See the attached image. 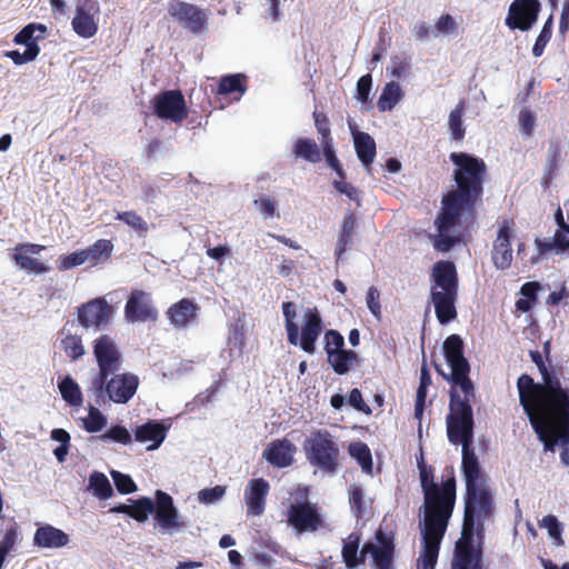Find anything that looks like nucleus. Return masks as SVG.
Segmentation results:
<instances>
[{
  "instance_id": "bf43d9fd",
  "label": "nucleus",
  "mask_w": 569,
  "mask_h": 569,
  "mask_svg": "<svg viewBox=\"0 0 569 569\" xmlns=\"http://www.w3.org/2000/svg\"><path fill=\"white\" fill-rule=\"evenodd\" d=\"M538 244L542 248V250H550L553 247L559 250H567L569 249V226H566V228L558 229L555 232L553 236V242H545L538 241Z\"/></svg>"
},
{
  "instance_id": "f8f14e48",
  "label": "nucleus",
  "mask_w": 569,
  "mask_h": 569,
  "mask_svg": "<svg viewBox=\"0 0 569 569\" xmlns=\"http://www.w3.org/2000/svg\"><path fill=\"white\" fill-rule=\"evenodd\" d=\"M493 512V499L483 483L466 485L462 526L482 530L483 521Z\"/></svg>"
},
{
  "instance_id": "f3484780",
  "label": "nucleus",
  "mask_w": 569,
  "mask_h": 569,
  "mask_svg": "<svg viewBox=\"0 0 569 569\" xmlns=\"http://www.w3.org/2000/svg\"><path fill=\"white\" fill-rule=\"evenodd\" d=\"M153 112L162 120L181 123L188 117L184 96L180 90H166L152 99Z\"/></svg>"
},
{
  "instance_id": "5701e85b",
  "label": "nucleus",
  "mask_w": 569,
  "mask_h": 569,
  "mask_svg": "<svg viewBox=\"0 0 569 569\" xmlns=\"http://www.w3.org/2000/svg\"><path fill=\"white\" fill-rule=\"evenodd\" d=\"M46 247L39 243H19L14 247L11 258L16 266H18L21 270L37 274L46 273L50 271L51 268L48 264L31 257V254H39Z\"/></svg>"
},
{
  "instance_id": "4468645a",
  "label": "nucleus",
  "mask_w": 569,
  "mask_h": 569,
  "mask_svg": "<svg viewBox=\"0 0 569 569\" xmlns=\"http://www.w3.org/2000/svg\"><path fill=\"white\" fill-rule=\"evenodd\" d=\"M167 11L174 22L193 34H200L207 28L208 16L206 11L193 3L170 0Z\"/></svg>"
},
{
  "instance_id": "4c0bfd02",
  "label": "nucleus",
  "mask_w": 569,
  "mask_h": 569,
  "mask_svg": "<svg viewBox=\"0 0 569 569\" xmlns=\"http://www.w3.org/2000/svg\"><path fill=\"white\" fill-rule=\"evenodd\" d=\"M247 90V76L242 73H234L223 76L217 88V94L228 96L232 93H238L242 96Z\"/></svg>"
},
{
  "instance_id": "4be33fe9",
  "label": "nucleus",
  "mask_w": 569,
  "mask_h": 569,
  "mask_svg": "<svg viewBox=\"0 0 569 569\" xmlns=\"http://www.w3.org/2000/svg\"><path fill=\"white\" fill-rule=\"evenodd\" d=\"M512 219L505 218L499 227L497 238L493 241L491 259L496 268L505 270L511 266L512 249L510 239L512 236Z\"/></svg>"
},
{
  "instance_id": "338daca9",
  "label": "nucleus",
  "mask_w": 569,
  "mask_h": 569,
  "mask_svg": "<svg viewBox=\"0 0 569 569\" xmlns=\"http://www.w3.org/2000/svg\"><path fill=\"white\" fill-rule=\"evenodd\" d=\"M367 306L376 319H381L380 292L376 287H370L366 297Z\"/></svg>"
},
{
  "instance_id": "de8ad7c7",
  "label": "nucleus",
  "mask_w": 569,
  "mask_h": 569,
  "mask_svg": "<svg viewBox=\"0 0 569 569\" xmlns=\"http://www.w3.org/2000/svg\"><path fill=\"white\" fill-rule=\"evenodd\" d=\"M116 219L132 228L140 237H146L149 231L148 222L133 210L118 212Z\"/></svg>"
},
{
  "instance_id": "c03bdc74",
  "label": "nucleus",
  "mask_w": 569,
  "mask_h": 569,
  "mask_svg": "<svg viewBox=\"0 0 569 569\" xmlns=\"http://www.w3.org/2000/svg\"><path fill=\"white\" fill-rule=\"evenodd\" d=\"M59 391L62 399L70 406L78 407L82 403V393L80 387L70 376H66L59 382Z\"/></svg>"
},
{
  "instance_id": "b1692460",
  "label": "nucleus",
  "mask_w": 569,
  "mask_h": 569,
  "mask_svg": "<svg viewBox=\"0 0 569 569\" xmlns=\"http://www.w3.org/2000/svg\"><path fill=\"white\" fill-rule=\"evenodd\" d=\"M475 531V528L462 526L461 538L455 549L452 569H470L476 560H479L473 547Z\"/></svg>"
},
{
  "instance_id": "7ed1b4c3",
  "label": "nucleus",
  "mask_w": 569,
  "mask_h": 569,
  "mask_svg": "<svg viewBox=\"0 0 569 569\" xmlns=\"http://www.w3.org/2000/svg\"><path fill=\"white\" fill-rule=\"evenodd\" d=\"M449 159L455 164L452 177L457 188L443 194L441 204H446L448 211L457 208L473 213L483 194L487 164L467 152H451Z\"/></svg>"
},
{
  "instance_id": "7c9ffc66",
  "label": "nucleus",
  "mask_w": 569,
  "mask_h": 569,
  "mask_svg": "<svg viewBox=\"0 0 569 569\" xmlns=\"http://www.w3.org/2000/svg\"><path fill=\"white\" fill-rule=\"evenodd\" d=\"M33 542L42 548H61L68 545L69 536L56 527L46 525L36 530Z\"/></svg>"
},
{
  "instance_id": "f03ea898",
  "label": "nucleus",
  "mask_w": 569,
  "mask_h": 569,
  "mask_svg": "<svg viewBox=\"0 0 569 569\" xmlns=\"http://www.w3.org/2000/svg\"><path fill=\"white\" fill-rule=\"evenodd\" d=\"M559 391L548 392L526 416L543 443L553 451L558 442L569 446V389L558 383Z\"/></svg>"
},
{
  "instance_id": "58836bf2",
  "label": "nucleus",
  "mask_w": 569,
  "mask_h": 569,
  "mask_svg": "<svg viewBox=\"0 0 569 569\" xmlns=\"http://www.w3.org/2000/svg\"><path fill=\"white\" fill-rule=\"evenodd\" d=\"M465 110L466 102L465 100H460L449 113L448 129L451 139L455 141H462L466 136V128L462 121Z\"/></svg>"
},
{
  "instance_id": "39448f33",
  "label": "nucleus",
  "mask_w": 569,
  "mask_h": 569,
  "mask_svg": "<svg viewBox=\"0 0 569 569\" xmlns=\"http://www.w3.org/2000/svg\"><path fill=\"white\" fill-rule=\"evenodd\" d=\"M375 537L378 545L366 542L360 553H358L360 543V536L358 533L352 532L343 540L341 556L348 569H355L365 563L367 553H371L377 569H395L396 546L393 536L383 532L382 529H378Z\"/></svg>"
},
{
  "instance_id": "473e14b6",
  "label": "nucleus",
  "mask_w": 569,
  "mask_h": 569,
  "mask_svg": "<svg viewBox=\"0 0 569 569\" xmlns=\"http://www.w3.org/2000/svg\"><path fill=\"white\" fill-rule=\"evenodd\" d=\"M356 222L357 217L353 212L348 211L345 213L335 249L337 261L341 260L347 249L352 246Z\"/></svg>"
},
{
  "instance_id": "393cba45",
  "label": "nucleus",
  "mask_w": 569,
  "mask_h": 569,
  "mask_svg": "<svg viewBox=\"0 0 569 569\" xmlns=\"http://www.w3.org/2000/svg\"><path fill=\"white\" fill-rule=\"evenodd\" d=\"M297 447L290 440L276 439L272 440L263 450V458L273 467L287 468L295 461Z\"/></svg>"
},
{
  "instance_id": "5fc2aeb1",
  "label": "nucleus",
  "mask_w": 569,
  "mask_h": 569,
  "mask_svg": "<svg viewBox=\"0 0 569 569\" xmlns=\"http://www.w3.org/2000/svg\"><path fill=\"white\" fill-rule=\"evenodd\" d=\"M99 439L102 441L112 440L121 445H129L132 441L130 432L120 425L110 427Z\"/></svg>"
},
{
  "instance_id": "0eeeda50",
  "label": "nucleus",
  "mask_w": 569,
  "mask_h": 569,
  "mask_svg": "<svg viewBox=\"0 0 569 569\" xmlns=\"http://www.w3.org/2000/svg\"><path fill=\"white\" fill-rule=\"evenodd\" d=\"M287 340L292 346H299L307 353L316 352V342L320 337L323 325L319 311L308 309L302 317L301 331L295 321L297 317L296 306L291 301L282 303Z\"/></svg>"
},
{
  "instance_id": "680f3d73",
  "label": "nucleus",
  "mask_w": 569,
  "mask_h": 569,
  "mask_svg": "<svg viewBox=\"0 0 569 569\" xmlns=\"http://www.w3.org/2000/svg\"><path fill=\"white\" fill-rule=\"evenodd\" d=\"M332 186L339 193L345 194L348 199L355 201L358 207L361 206L362 192L352 183L342 180H333Z\"/></svg>"
},
{
  "instance_id": "ddd939ff",
  "label": "nucleus",
  "mask_w": 569,
  "mask_h": 569,
  "mask_svg": "<svg viewBox=\"0 0 569 569\" xmlns=\"http://www.w3.org/2000/svg\"><path fill=\"white\" fill-rule=\"evenodd\" d=\"M287 523L297 533L315 532L326 526V521L317 503L298 501L287 509Z\"/></svg>"
},
{
  "instance_id": "f257e3e1",
  "label": "nucleus",
  "mask_w": 569,
  "mask_h": 569,
  "mask_svg": "<svg viewBox=\"0 0 569 569\" xmlns=\"http://www.w3.org/2000/svg\"><path fill=\"white\" fill-rule=\"evenodd\" d=\"M455 503V477H449L440 487L423 493L422 550L419 557L422 569H435Z\"/></svg>"
},
{
  "instance_id": "49530a36",
  "label": "nucleus",
  "mask_w": 569,
  "mask_h": 569,
  "mask_svg": "<svg viewBox=\"0 0 569 569\" xmlns=\"http://www.w3.org/2000/svg\"><path fill=\"white\" fill-rule=\"evenodd\" d=\"M349 453L361 466L367 473L372 472V456L369 447L365 442H353L349 446Z\"/></svg>"
},
{
  "instance_id": "20e7f679",
  "label": "nucleus",
  "mask_w": 569,
  "mask_h": 569,
  "mask_svg": "<svg viewBox=\"0 0 569 569\" xmlns=\"http://www.w3.org/2000/svg\"><path fill=\"white\" fill-rule=\"evenodd\" d=\"M431 301L438 321L446 325L457 318L459 278L456 266L448 260L437 261L431 270Z\"/></svg>"
},
{
  "instance_id": "9d476101",
  "label": "nucleus",
  "mask_w": 569,
  "mask_h": 569,
  "mask_svg": "<svg viewBox=\"0 0 569 569\" xmlns=\"http://www.w3.org/2000/svg\"><path fill=\"white\" fill-rule=\"evenodd\" d=\"M309 463L323 472L335 475L340 467V447L335 436L327 429L310 433L303 442Z\"/></svg>"
},
{
  "instance_id": "a19ab883",
  "label": "nucleus",
  "mask_w": 569,
  "mask_h": 569,
  "mask_svg": "<svg viewBox=\"0 0 569 569\" xmlns=\"http://www.w3.org/2000/svg\"><path fill=\"white\" fill-rule=\"evenodd\" d=\"M47 27L41 23H29L23 27L13 38L16 44H24L29 48V44L38 46V40L44 37Z\"/></svg>"
},
{
  "instance_id": "aec40b11",
  "label": "nucleus",
  "mask_w": 569,
  "mask_h": 569,
  "mask_svg": "<svg viewBox=\"0 0 569 569\" xmlns=\"http://www.w3.org/2000/svg\"><path fill=\"white\" fill-rule=\"evenodd\" d=\"M112 313V307L104 298L92 299L77 308L78 321L86 329L101 330L109 323Z\"/></svg>"
},
{
  "instance_id": "6e6552de",
  "label": "nucleus",
  "mask_w": 569,
  "mask_h": 569,
  "mask_svg": "<svg viewBox=\"0 0 569 569\" xmlns=\"http://www.w3.org/2000/svg\"><path fill=\"white\" fill-rule=\"evenodd\" d=\"M449 413L447 416V437L450 443L466 445L473 443V411L471 400L475 397V390L470 393H463L461 397L456 389L450 390Z\"/></svg>"
},
{
  "instance_id": "864d4df0",
  "label": "nucleus",
  "mask_w": 569,
  "mask_h": 569,
  "mask_svg": "<svg viewBox=\"0 0 569 569\" xmlns=\"http://www.w3.org/2000/svg\"><path fill=\"white\" fill-rule=\"evenodd\" d=\"M552 26H553V19H552V16H550V17L546 20V22H545V24H543V27H542V29H541V31H540L539 36H538V37H537V39H536V42H535V44H533V48H532V54H533L535 57H541V56H542V53H543V51H545V48H546L547 43H548V42L550 41V39H551V36H552Z\"/></svg>"
},
{
  "instance_id": "72a5a7b5",
  "label": "nucleus",
  "mask_w": 569,
  "mask_h": 569,
  "mask_svg": "<svg viewBox=\"0 0 569 569\" xmlns=\"http://www.w3.org/2000/svg\"><path fill=\"white\" fill-rule=\"evenodd\" d=\"M113 251V243L108 239H99L93 244L82 249L84 261L91 267L107 262Z\"/></svg>"
},
{
  "instance_id": "774afa93",
  "label": "nucleus",
  "mask_w": 569,
  "mask_h": 569,
  "mask_svg": "<svg viewBox=\"0 0 569 569\" xmlns=\"http://www.w3.org/2000/svg\"><path fill=\"white\" fill-rule=\"evenodd\" d=\"M18 532L16 528L6 530L2 539L0 540V556L6 558L8 553L13 550L17 542Z\"/></svg>"
},
{
  "instance_id": "4d7b16f0",
  "label": "nucleus",
  "mask_w": 569,
  "mask_h": 569,
  "mask_svg": "<svg viewBox=\"0 0 569 569\" xmlns=\"http://www.w3.org/2000/svg\"><path fill=\"white\" fill-rule=\"evenodd\" d=\"M56 263L58 270L60 271L70 270L86 263L82 249L73 251L69 254L59 256Z\"/></svg>"
},
{
  "instance_id": "8fccbe9b",
  "label": "nucleus",
  "mask_w": 569,
  "mask_h": 569,
  "mask_svg": "<svg viewBox=\"0 0 569 569\" xmlns=\"http://www.w3.org/2000/svg\"><path fill=\"white\" fill-rule=\"evenodd\" d=\"M61 348L72 361L80 359L84 355V347L80 336L68 333L61 340Z\"/></svg>"
},
{
  "instance_id": "1a4fd4ad",
  "label": "nucleus",
  "mask_w": 569,
  "mask_h": 569,
  "mask_svg": "<svg viewBox=\"0 0 569 569\" xmlns=\"http://www.w3.org/2000/svg\"><path fill=\"white\" fill-rule=\"evenodd\" d=\"M530 357L541 375V381L536 382L527 373L518 378L519 402L525 413L531 410L548 392L559 391L558 383L561 381L557 375L548 369L539 351H531Z\"/></svg>"
},
{
  "instance_id": "79ce46f5",
  "label": "nucleus",
  "mask_w": 569,
  "mask_h": 569,
  "mask_svg": "<svg viewBox=\"0 0 569 569\" xmlns=\"http://www.w3.org/2000/svg\"><path fill=\"white\" fill-rule=\"evenodd\" d=\"M88 489L93 492V495L101 499L106 500L113 496V489L107 476L100 471H93L89 476V485Z\"/></svg>"
},
{
  "instance_id": "a18cd8bd",
  "label": "nucleus",
  "mask_w": 569,
  "mask_h": 569,
  "mask_svg": "<svg viewBox=\"0 0 569 569\" xmlns=\"http://www.w3.org/2000/svg\"><path fill=\"white\" fill-rule=\"evenodd\" d=\"M350 510L357 520L366 516L367 506L361 486L351 483L348 489Z\"/></svg>"
},
{
  "instance_id": "37998d69",
  "label": "nucleus",
  "mask_w": 569,
  "mask_h": 569,
  "mask_svg": "<svg viewBox=\"0 0 569 569\" xmlns=\"http://www.w3.org/2000/svg\"><path fill=\"white\" fill-rule=\"evenodd\" d=\"M402 91L397 82H389L380 94L377 106L380 111H390L401 100Z\"/></svg>"
},
{
  "instance_id": "13d9d810",
  "label": "nucleus",
  "mask_w": 569,
  "mask_h": 569,
  "mask_svg": "<svg viewBox=\"0 0 569 569\" xmlns=\"http://www.w3.org/2000/svg\"><path fill=\"white\" fill-rule=\"evenodd\" d=\"M111 477L113 479L117 490L122 495H129L137 491V485L129 475L112 470Z\"/></svg>"
},
{
  "instance_id": "cd10ccee",
  "label": "nucleus",
  "mask_w": 569,
  "mask_h": 569,
  "mask_svg": "<svg viewBox=\"0 0 569 569\" xmlns=\"http://www.w3.org/2000/svg\"><path fill=\"white\" fill-rule=\"evenodd\" d=\"M168 428L159 421L150 420L144 425L137 427L134 439L139 442H151L148 450H154L160 447L167 436Z\"/></svg>"
},
{
  "instance_id": "bb28decb",
  "label": "nucleus",
  "mask_w": 569,
  "mask_h": 569,
  "mask_svg": "<svg viewBox=\"0 0 569 569\" xmlns=\"http://www.w3.org/2000/svg\"><path fill=\"white\" fill-rule=\"evenodd\" d=\"M198 305L188 298H182L167 310L171 325L176 328H184L197 318Z\"/></svg>"
},
{
  "instance_id": "c756f323",
  "label": "nucleus",
  "mask_w": 569,
  "mask_h": 569,
  "mask_svg": "<svg viewBox=\"0 0 569 569\" xmlns=\"http://www.w3.org/2000/svg\"><path fill=\"white\" fill-rule=\"evenodd\" d=\"M461 470L466 485L483 483L486 481L472 445L462 447Z\"/></svg>"
},
{
  "instance_id": "c85d7f7f",
  "label": "nucleus",
  "mask_w": 569,
  "mask_h": 569,
  "mask_svg": "<svg viewBox=\"0 0 569 569\" xmlns=\"http://www.w3.org/2000/svg\"><path fill=\"white\" fill-rule=\"evenodd\" d=\"M93 3L88 8L86 4L77 6L76 14L71 21L73 31L81 38H92L98 32V23L91 13Z\"/></svg>"
},
{
  "instance_id": "2eb2a0df",
  "label": "nucleus",
  "mask_w": 569,
  "mask_h": 569,
  "mask_svg": "<svg viewBox=\"0 0 569 569\" xmlns=\"http://www.w3.org/2000/svg\"><path fill=\"white\" fill-rule=\"evenodd\" d=\"M93 356L98 371L92 377L111 376L121 369V352L109 335H101L93 341Z\"/></svg>"
},
{
  "instance_id": "603ef678",
  "label": "nucleus",
  "mask_w": 569,
  "mask_h": 569,
  "mask_svg": "<svg viewBox=\"0 0 569 569\" xmlns=\"http://www.w3.org/2000/svg\"><path fill=\"white\" fill-rule=\"evenodd\" d=\"M539 526L548 530V535L553 540L556 546H562L565 543L562 539V527L559 520L553 515H548L542 518Z\"/></svg>"
},
{
  "instance_id": "69168bd1",
  "label": "nucleus",
  "mask_w": 569,
  "mask_h": 569,
  "mask_svg": "<svg viewBox=\"0 0 569 569\" xmlns=\"http://www.w3.org/2000/svg\"><path fill=\"white\" fill-rule=\"evenodd\" d=\"M226 493V487L216 486L213 488H206L199 491V501L206 505L213 503L220 500Z\"/></svg>"
},
{
  "instance_id": "0e129e2a",
  "label": "nucleus",
  "mask_w": 569,
  "mask_h": 569,
  "mask_svg": "<svg viewBox=\"0 0 569 569\" xmlns=\"http://www.w3.org/2000/svg\"><path fill=\"white\" fill-rule=\"evenodd\" d=\"M315 124L322 141H332L329 119L323 112H313Z\"/></svg>"
},
{
  "instance_id": "423d86ee",
  "label": "nucleus",
  "mask_w": 569,
  "mask_h": 569,
  "mask_svg": "<svg viewBox=\"0 0 569 569\" xmlns=\"http://www.w3.org/2000/svg\"><path fill=\"white\" fill-rule=\"evenodd\" d=\"M139 378L134 373H113L106 377H92L87 386V395L96 406L126 405L136 395Z\"/></svg>"
},
{
  "instance_id": "3c124183",
  "label": "nucleus",
  "mask_w": 569,
  "mask_h": 569,
  "mask_svg": "<svg viewBox=\"0 0 569 569\" xmlns=\"http://www.w3.org/2000/svg\"><path fill=\"white\" fill-rule=\"evenodd\" d=\"M417 465L419 468L420 485L423 493L440 487L433 481V469L426 465L422 450L420 451V457L417 459Z\"/></svg>"
},
{
  "instance_id": "dca6fc26",
  "label": "nucleus",
  "mask_w": 569,
  "mask_h": 569,
  "mask_svg": "<svg viewBox=\"0 0 569 569\" xmlns=\"http://www.w3.org/2000/svg\"><path fill=\"white\" fill-rule=\"evenodd\" d=\"M152 513L162 532L172 533L186 527L172 497L162 490H157L154 493Z\"/></svg>"
},
{
  "instance_id": "f704fd0d",
  "label": "nucleus",
  "mask_w": 569,
  "mask_h": 569,
  "mask_svg": "<svg viewBox=\"0 0 569 569\" xmlns=\"http://www.w3.org/2000/svg\"><path fill=\"white\" fill-rule=\"evenodd\" d=\"M355 150L358 159L365 167H369L377 154L375 139L367 132H356L353 134Z\"/></svg>"
},
{
  "instance_id": "09e8293b",
  "label": "nucleus",
  "mask_w": 569,
  "mask_h": 569,
  "mask_svg": "<svg viewBox=\"0 0 569 569\" xmlns=\"http://www.w3.org/2000/svg\"><path fill=\"white\" fill-rule=\"evenodd\" d=\"M98 407L94 402L89 406L88 416L83 419V428L87 432L96 433L107 426V418Z\"/></svg>"
},
{
  "instance_id": "c9c22d12",
  "label": "nucleus",
  "mask_w": 569,
  "mask_h": 569,
  "mask_svg": "<svg viewBox=\"0 0 569 569\" xmlns=\"http://www.w3.org/2000/svg\"><path fill=\"white\" fill-rule=\"evenodd\" d=\"M328 362L337 375H346L350 369L359 362V357L353 350H342L338 352H329Z\"/></svg>"
},
{
  "instance_id": "052dcab7",
  "label": "nucleus",
  "mask_w": 569,
  "mask_h": 569,
  "mask_svg": "<svg viewBox=\"0 0 569 569\" xmlns=\"http://www.w3.org/2000/svg\"><path fill=\"white\" fill-rule=\"evenodd\" d=\"M325 351L327 356L329 352H338L345 350V338L343 336L333 329L328 330L325 333Z\"/></svg>"
},
{
  "instance_id": "2f4dec72",
  "label": "nucleus",
  "mask_w": 569,
  "mask_h": 569,
  "mask_svg": "<svg viewBox=\"0 0 569 569\" xmlns=\"http://www.w3.org/2000/svg\"><path fill=\"white\" fill-rule=\"evenodd\" d=\"M153 501L149 497H141L133 501L132 505L119 503L110 508L112 513H124L138 522H146L150 513H152Z\"/></svg>"
},
{
  "instance_id": "6e6d98bb",
  "label": "nucleus",
  "mask_w": 569,
  "mask_h": 569,
  "mask_svg": "<svg viewBox=\"0 0 569 569\" xmlns=\"http://www.w3.org/2000/svg\"><path fill=\"white\" fill-rule=\"evenodd\" d=\"M40 53V47L39 46H33V44H29V48H26L24 52H19L18 50H11V51H7L4 53L6 57L10 58L14 64L17 66H21V64H24L27 62H31L33 60H36V58L39 56Z\"/></svg>"
},
{
  "instance_id": "e433bc0d",
  "label": "nucleus",
  "mask_w": 569,
  "mask_h": 569,
  "mask_svg": "<svg viewBox=\"0 0 569 569\" xmlns=\"http://www.w3.org/2000/svg\"><path fill=\"white\" fill-rule=\"evenodd\" d=\"M561 159V147L558 141L551 140L548 147L547 163L542 177L543 188H548L555 179Z\"/></svg>"
},
{
  "instance_id": "6ab92c4d",
  "label": "nucleus",
  "mask_w": 569,
  "mask_h": 569,
  "mask_svg": "<svg viewBox=\"0 0 569 569\" xmlns=\"http://www.w3.org/2000/svg\"><path fill=\"white\" fill-rule=\"evenodd\" d=\"M466 212L457 208L447 210L446 204L441 206L440 211L435 220L438 229V237L433 242V247L441 251H449L458 241L459 238L450 236L455 227L460 224V219Z\"/></svg>"
},
{
  "instance_id": "ea45409f",
  "label": "nucleus",
  "mask_w": 569,
  "mask_h": 569,
  "mask_svg": "<svg viewBox=\"0 0 569 569\" xmlns=\"http://www.w3.org/2000/svg\"><path fill=\"white\" fill-rule=\"evenodd\" d=\"M293 153L297 158H301L311 163L321 161V151L315 140L308 138H299L293 146Z\"/></svg>"
},
{
  "instance_id": "a878e982",
  "label": "nucleus",
  "mask_w": 569,
  "mask_h": 569,
  "mask_svg": "<svg viewBox=\"0 0 569 569\" xmlns=\"http://www.w3.org/2000/svg\"><path fill=\"white\" fill-rule=\"evenodd\" d=\"M269 482L263 478L251 479L244 489V501L248 516H261L266 508Z\"/></svg>"
},
{
  "instance_id": "412c9836",
  "label": "nucleus",
  "mask_w": 569,
  "mask_h": 569,
  "mask_svg": "<svg viewBox=\"0 0 569 569\" xmlns=\"http://www.w3.org/2000/svg\"><path fill=\"white\" fill-rule=\"evenodd\" d=\"M124 316L131 322L156 321L158 310L152 305L150 293L132 289L124 306Z\"/></svg>"
},
{
  "instance_id": "e2e57ef3",
  "label": "nucleus",
  "mask_w": 569,
  "mask_h": 569,
  "mask_svg": "<svg viewBox=\"0 0 569 569\" xmlns=\"http://www.w3.org/2000/svg\"><path fill=\"white\" fill-rule=\"evenodd\" d=\"M436 31H433V36L437 37L439 34H452L457 31L458 26L455 19L449 14H442L436 22Z\"/></svg>"
},
{
  "instance_id": "a211bd4d",
  "label": "nucleus",
  "mask_w": 569,
  "mask_h": 569,
  "mask_svg": "<svg viewBox=\"0 0 569 569\" xmlns=\"http://www.w3.org/2000/svg\"><path fill=\"white\" fill-rule=\"evenodd\" d=\"M540 9L539 0H513L505 23L511 30L528 31L537 22Z\"/></svg>"
},
{
  "instance_id": "9b49d317",
  "label": "nucleus",
  "mask_w": 569,
  "mask_h": 569,
  "mask_svg": "<svg viewBox=\"0 0 569 569\" xmlns=\"http://www.w3.org/2000/svg\"><path fill=\"white\" fill-rule=\"evenodd\" d=\"M443 355L451 368V372L446 373L440 366L436 365V371L451 383V388H460L462 393L473 391V383L469 378L470 366L463 356V341L458 335H450L443 341Z\"/></svg>"
}]
</instances>
